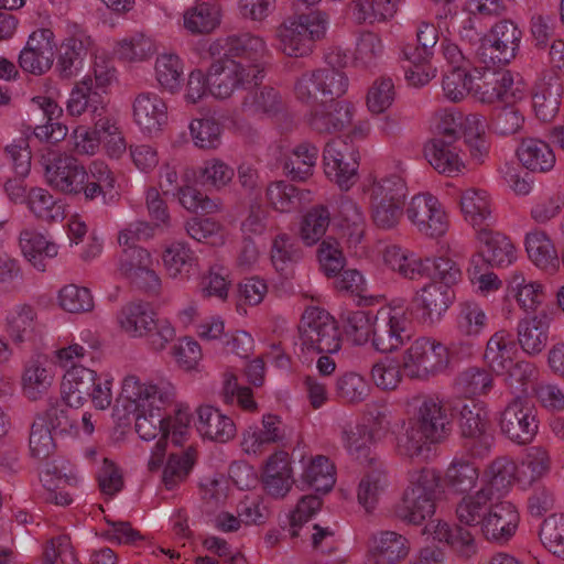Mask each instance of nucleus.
<instances>
[{
	"mask_svg": "<svg viewBox=\"0 0 564 564\" xmlns=\"http://www.w3.org/2000/svg\"><path fill=\"white\" fill-rule=\"evenodd\" d=\"M409 406L412 412L408 419L405 431L398 438L400 455L425 458L431 446L442 443L453 427V408L437 395L413 397Z\"/></svg>",
	"mask_w": 564,
	"mask_h": 564,
	"instance_id": "f257e3e1",
	"label": "nucleus"
},
{
	"mask_svg": "<svg viewBox=\"0 0 564 564\" xmlns=\"http://www.w3.org/2000/svg\"><path fill=\"white\" fill-rule=\"evenodd\" d=\"M174 397L170 383L154 384L143 381L134 373L124 376L121 382L120 400L124 410L134 414V429L144 441H152L169 432V420L164 408Z\"/></svg>",
	"mask_w": 564,
	"mask_h": 564,
	"instance_id": "f03ea898",
	"label": "nucleus"
},
{
	"mask_svg": "<svg viewBox=\"0 0 564 564\" xmlns=\"http://www.w3.org/2000/svg\"><path fill=\"white\" fill-rule=\"evenodd\" d=\"M384 263L409 280L431 275L433 281L452 289L462 279L460 265L448 257L422 259L413 251L397 245L388 246L383 252Z\"/></svg>",
	"mask_w": 564,
	"mask_h": 564,
	"instance_id": "7ed1b4c3",
	"label": "nucleus"
},
{
	"mask_svg": "<svg viewBox=\"0 0 564 564\" xmlns=\"http://www.w3.org/2000/svg\"><path fill=\"white\" fill-rule=\"evenodd\" d=\"M441 484L440 474L432 468H421L409 474V485L394 508L395 517L409 524H421L435 512V501Z\"/></svg>",
	"mask_w": 564,
	"mask_h": 564,
	"instance_id": "20e7f679",
	"label": "nucleus"
},
{
	"mask_svg": "<svg viewBox=\"0 0 564 564\" xmlns=\"http://www.w3.org/2000/svg\"><path fill=\"white\" fill-rule=\"evenodd\" d=\"M327 25V14L318 10L290 17L275 30L278 48L288 56H303L324 37Z\"/></svg>",
	"mask_w": 564,
	"mask_h": 564,
	"instance_id": "39448f33",
	"label": "nucleus"
},
{
	"mask_svg": "<svg viewBox=\"0 0 564 564\" xmlns=\"http://www.w3.org/2000/svg\"><path fill=\"white\" fill-rule=\"evenodd\" d=\"M296 345L307 355L337 352L341 337L335 319L322 308H306L299 325Z\"/></svg>",
	"mask_w": 564,
	"mask_h": 564,
	"instance_id": "423d86ee",
	"label": "nucleus"
},
{
	"mask_svg": "<svg viewBox=\"0 0 564 564\" xmlns=\"http://www.w3.org/2000/svg\"><path fill=\"white\" fill-rule=\"evenodd\" d=\"M413 312L403 303H392L379 308L375 315L372 347L380 352H393L413 336Z\"/></svg>",
	"mask_w": 564,
	"mask_h": 564,
	"instance_id": "0eeeda50",
	"label": "nucleus"
},
{
	"mask_svg": "<svg viewBox=\"0 0 564 564\" xmlns=\"http://www.w3.org/2000/svg\"><path fill=\"white\" fill-rule=\"evenodd\" d=\"M263 77V67L225 57L215 61L208 69V91L215 98L227 99L236 90L245 91L262 82Z\"/></svg>",
	"mask_w": 564,
	"mask_h": 564,
	"instance_id": "6e6552de",
	"label": "nucleus"
},
{
	"mask_svg": "<svg viewBox=\"0 0 564 564\" xmlns=\"http://www.w3.org/2000/svg\"><path fill=\"white\" fill-rule=\"evenodd\" d=\"M449 365L447 346L432 337L413 340L402 356V370L412 379H427L443 372Z\"/></svg>",
	"mask_w": 564,
	"mask_h": 564,
	"instance_id": "1a4fd4ad",
	"label": "nucleus"
},
{
	"mask_svg": "<svg viewBox=\"0 0 564 564\" xmlns=\"http://www.w3.org/2000/svg\"><path fill=\"white\" fill-rule=\"evenodd\" d=\"M459 415V429L464 447L473 458H485L494 445L495 437L488 431L487 412L482 405L469 399L455 408Z\"/></svg>",
	"mask_w": 564,
	"mask_h": 564,
	"instance_id": "9d476101",
	"label": "nucleus"
},
{
	"mask_svg": "<svg viewBox=\"0 0 564 564\" xmlns=\"http://www.w3.org/2000/svg\"><path fill=\"white\" fill-rule=\"evenodd\" d=\"M347 88L348 77L344 72L324 67L303 73L294 85V94L301 102L313 104L318 94L326 100L334 101L345 95Z\"/></svg>",
	"mask_w": 564,
	"mask_h": 564,
	"instance_id": "9b49d317",
	"label": "nucleus"
},
{
	"mask_svg": "<svg viewBox=\"0 0 564 564\" xmlns=\"http://www.w3.org/2000/svg\"><path fill=\"white\" fill-rule=\"evenodd\" d=\"M405 215L415 230L427 238H440L449 228V218L443 204L430 193L414 195L405 209Z\"/></svg>",
	"mask_w": 564,
	"mask_h": 564,
	"instance_id": "f8f14e48",
	"label": "nucleus"
},
{
	"mask_svg": "<svg viewBox=\"0 0 564 564\" xmlns=\"http://www.w3.org/2000/svg\"><path fill=\"white\" fill-rule=\"evenodd\" d=\"M522 31L511 20L495 23L482 41L478 55L485 64L506 65L519 51Z\"/></svg>",
	"mask_w": 564,
	"mask_h": 564,
	"instance_id": "ddd939ff",
	"label": "nucleus"
},
{
	"mask_svg": "<svg viewBox=\"0 0 564 564\" xmlns=\"http://www.w3.org/2000/svg\"><path fill=\"white\" fill-rule=\"evenodd\" d=\"M95 50V41L84 26L68 23L57 54L55 69L61 78L69 79L83 68L88 54Z\"/></svg>",
	"mask_w": 564,
	"mask_h": 564,
	"instance_id": "4468645a",
	"label": "nucleus"
},
{
	"mask_svg": "<svg viewBox=\"0 0 564 564\" xmlns=\"http://www.w3.org/2000/svg\"><path fill=\"white\" fill-rule=\"evenodd\" d=\"M500 432L511 442L524 445L538 433L539 421L534 408L521 398H514L500 412Z\"/></svg>",
	"mask_w": 564,
	"mask_h": 564,
	"instance_id": "2eb2a0df",
	"label": "nucleus"
},
{
	"mask_svg": "<svg viewBox=\"0 0 564 564\" xmlns=\"http://www.w3.org/2000/svg\"><path fill=\"white\" fill-rule=\"evenodd\" d=\"M119 272L133 285L148 293L156 294L161 288V278L153 269L151 253L139 246L123 248L118 260Z\"/></svg>",
	"mask_w": 564,
	"mask_h": 564,
	"instance_id": "dca6fc26",
	"label": "nucleus"
},
{
	"mask_svg": "<svg viewBox=\"0 0 564 564\" xmlns=\"http://www.w3.org/2000/svg\"><path fill=\"white\" fill-rule=\"evenodd\" d=\"M486 65L484 68H474V97L484 104L516 100L520 83H514L509 70H496L489 66L490 64Z\"/></svg>",
	"mask_w": 564,
	"mask_h": 564,
	"instance_id": "f3484780",
	"label": "nucleus"
},
{
	"mask_svg": "<svg viewBox=\"0 0 564 564\" xmlns=\"http://www.w3.org/2000/svg\"><path fill=\"white\" fill-rule=\"evenodd\" d=\"M326 175L341 189H349L357 181L359 155L354 147L343 140H332L323 152Z\"/></svg>",
	"mask_w": 564,
	"mask_h": 564,
	"instance_id": "a211bd4d",
	"label": "nucleus"
},
{
	"mask_svg": "<svg viewBox=\"0 0 564 564\" xmlns=\"http://www.w3.org/2000/svg\"><path fill=\"white\" fill-rule=\"evenodd\" d=\"M45 177L55 191L76 196L87 181V170L74 156L55 154L45 165Z\"/></svg>",
	"mask_w": 564,
	"mask_h": 564,
	"instance_id": "6ab92c4d",
	"label": "nucleus"
},
{
	"mask_svg": "<svg viewBox=\"0 0 564 564\" xmlns=\"http://www.w3.org/2000/svg\"><path fill=\"white\" fill-rule=\"evenodd\" d=\"M54 33L50 29H39L29 36L19 55V66L32 75H43L54 62Z\"/></svg>",
	"mask_w": 564,
	"mask_h": 564,
	"instance_id": "aec40b11",
	"label": "nucleus"
},
{
	"mask_svg": "<svg viewBox=\"0 0 564 564\" xmlns=\"http://www.w3.org/2000/svg\"><path fill=\"white\" fill-rule=\"evenodd\" d=\"M257 85L245 89L236 111L246 117L273 118L281 113L285 104L280 91L271 86Z\"/></svg>",
	"mask_w": 564,
	"mask_h": 564,
	"instance_id": "412c9836",
	"label": "nucleus"
},
{
	"mask_svg": "<svg viewBox=\"0 0 564 564\" xmlns=\"http://www.w3.org/2000/svg\"><path fill=\"white\" fill-rule=\"evenodd\" d=\"M454 300L452 289L432 281L416 292L413 303L421 312L420 319L424 324L433 325L442 319Z\"/></svg>",
	"mask_w": 564,
	"mask_h": 564,
	"instance_id": "4be33fe9",
	"label": "nucleus"
},
{
	"mask_svg": "<svg viewBox=\"0 0 564 564\" xmlns=\"http://www.w3.org/2000/svg\"><path fill=\"white\" fill-rule=\"evenodd\" d=\"M519 520V512L511 502L491 505L484 519L481 533L489 541L506 543L514 535Z\"/></svg>",
	"mask_w": 564,
	"mask_h": 564,
	"instance_id": "5701e85b",
	"label": "nucleus"
},
{
	"mask_svg": "<svg viewBox=\"0 0 564 564\" xmlns=\"http://www.w3.org/2000/svg\"><path fill=\"white\" fill-rule=\"evenodd\" d=\"M132 108L134 122L148 134H156L167 122V106L155 93H140Z\"/></svg>",
	"mask_w": 564,
	"mask_h": 564,
	"instance_id": "b1692460",
	"label": "nucleus"
},
{
	"mask_svg": "<svg viewBox=\"0 0 564 564\" xmlns=\"http://www.w3.org/2000/svg\"><path fill=\"white\" fill-rule=\"evenodd\" d=\"M425 532L431 534L434 540L446 543L451 550L463 560H470L478 551L474 534L459 525L437 520L432 521L425 527Z\"/></svg>",
	"mask_w": 564,
	"mask_h": 564,
	"instance_id": "393cba45",
	"label": "nucleus"
},
{
	"mask_svg": "<svg viewBox=\"0 0 564 564\" xmlns=\"http://www.w3.org/2000/svg\"><path fill=\"white\" fill-rule=\"evenodd\" d=\"M411 550L410 541L394 531H380L369 541V556L376 564H399Z\"/></svg>",
	"mask_w": 564,
	"mask_h": 564,
	"instance_id": "a878e982",
	"label": "nucleus"
},
{
	"mask_svg": "<svg viewBox=\"0 0 564 564\" xmlns=\"http://www.w3.org/2000/svg\"><path fill=\"white\" fill-rule=\"evenodd\" d=\"M354 111L349 102L334 100L311 112L310 126L318 133H336L351 123Z\"/></svg>",
	"mask_w": 564,
	"mask_h": 564,
	"instance_id": "bb28decb",
	"label": "nucleus"
},
{
	"mask_svg": "<svg viewBox=\"0 0 564 564\" xmlns=\"http://www.w3.org/2000/svg\"><path fill=\"white\" fill-rule=\"evenodd\" d=\"M264 491L275 498H284L293 485L292 468L289 454L284 451L275 452L267 462L262 474Z\"/></svg>",
	"mask_w": 564,
	"mask_h": 564,
	"instance_id": "cd10ccee",
	"label": "nucleus"
},
{
	"mask_svg": "<svg viewBox=\"0 0 564 564\" xmlns=\"http://www.w3.org/2000/svg\"><path fill=\"white\" fill-rule=\"evenodd\" d=\"M459 204L464 219L477 231L481 228H490L495 224L492 202L486 191L468 188L462 193Z\"/></svg>",
	"mask_w": 564,
	"mask_h": 564,
	"instance_id": "c85d7f7f",
	"label": "nucleus"
},
{
	"mask_svg": "<svg viewBox=\"0 0 564 564\" xmlns=\"http://www.w3.org/2000/svg\"><path fill=\"white\" fill-rule=\"evenodd\" d=\"M551 317L540 312L518 323L517 335L521 349L530 355L541 354L547 345Z\"/></svg>",
	"mask_w": 564,
	"mask_h": 564,
	"instance_id": "c756f323",
	"label": "nucleus"
},
{
	"mask_svg": "<svg viewBox=\"0 0 564 564\" xmlns=\"http://www.w3.org/2000/svg\"><path fill=\"white\" fill-rule=\"evenodd\" d=\"M284 438L281 420L272 414L263 415L261 426H250L242 434L241 446L248 454H261L269 445Z\"/></svg>",
	"mask_w": 564,
	"mask_h": 564,
	"instance_id": "7c9ffc66",
	"label": "nucleus"
},
{
	"mask_svg": "<svg viewBox=\"0 0 564 564\" xmlns=\"http://www.w3.org/2000/svg\"><path fill=\"white\" fill-rule=\"evenodd\" d=\"M424 152L429 163L441 174L455 176L465 169L457 143H451L445 139H433L425 145Z\"/></svg>",
	"mask_w": 564,
	"mask_h": 564,
	"instance_id": "2f4dec72",
	"label": "nucleus"
},
{
	"mask_svg": "<svg viewBox=\"0 0 564 564\" xmlns=\"http://www.w3.org/2000/svg\"><path fill=\"white\" fill-rule=\"evenodd\" d=\"M97 372L84 366L73 365L66 370L62 381L63 400L74 409L84 405L89 399L90 387Z\"/></svg>",
	"mask_w": 564,
	"mask_h": 564,
	"instance_id": "473e14b6",
	"label": "nucleus"
},
{
	"mask_svg": "<svg viewBox=\"0 0 564 564\" xmlns=\"http://www.w3.org/2000/svg\"><path fill=\"white\" fill-rule=\"evenodd\" d=\"M162 263L169 278L185 281L196 272L197 257L185 242L174 241L163 249Z\"/></svg>",
	"mask_w": 564,
	"mask_h": 564,
	"instance_id": "72a5a7b5",
	"label": "nucleus"
},
{
	"mask_svg": "<svg viewBox=\"0 0 564 564\" xmlns=\"http://www.w3.org/2000/svg\"><path fill=\"white\" fill-rule=\"evenodd\" d=\"M197 430L206 438L226 443L235 437L236 425L231 417L221 413L212 405H202L197 409Z\"/></svg>",
	"mask_w": 564,
	"mask_h": 564,
	"instance_id": "f704fd0d",
	"label": "nucleus"
},
{
	"mask_svg": "<svg viewBox=\"0 0 564 564\" xmlns=\"http://www.w3.org/2000/svg\"><path fill=\"white\" fill-rule=\"evenodd\" d=\"M226 58H240L245 65H257L262 67L260 62L268 53L265 41L251 33L230 35L225 40Z\"/></svg>",
	"mask_w": 564,
	"mask_h": 564,
	"instance_id": "c9c22d12",
	"label": "nucleus"
},
{
	"mask_svg": "<svg viewBox=\"0 0 564 564\" xmlns=\"http://www.w3.org/2000/svg\"><path fill=\"white\" fill-rule=\"evenodd\" d=\"M155 313L145 302L134 301L126 304L118 313L120 328L130 337H144L154 327Z\"/></svg>",
	"mask_w": 564,
	"mask_h": 564,
	"instance_id": "e433bc0d",
	"label": "nucleus"
},
{
	"mask_svg": "<svg viewBox=\"0 0 564 564\" xmlns=\"http://www.w3.org/2000/svg\"><path fill=\"white\" fill-rule=\"evenodd\" d=\"M64 400L51 403L47 409L36 414L48 430L55 435H79V413Z\"/></svg>",
	"mask_w": 564,
	"mask_h": 564,
	"instance_id": "4c0bfd02",
	"label": "nucleus"
},
{
	"mask_svg": "<svg viewBox=\"0 0 564 564\" xmlns=\"http://www.w3.org/2000/svg\"><path fill=\"white\" fill-rule=\"evenodd\" d=\"M517 156L527 170L539 173L551 171L556 162L550 144L539 138H524L517 149Z\"/></svg>",
	"mask_w": 564,
	"mask_h": 564,
	"instance_id": "58836bf2",
	"label": "nucleus"
},
{
	"mask_svg": "<svg viewBox=\"0 0 564 564\" xmlns=\"http://www.w3.org/2000/svg\"><path fill=\"white\" fill-rule=\"evenodd\" d=\"M481 243L480 252L491 267H506L516 259V250L510 239L490 228H481L477 232Z\"/></svg>",
	"mask_w": 564,
	"mask_h": 564,
	"instance_id": "ea45409f",
	"label": "nucleus"
},
{
	"mask_svg": "<svg viewBox=\"0 0 564 564\" xmlns=\"http://www.w3.org/2000/svg\"><path fill=\"white\" fill-rule=\"evenodd\" d=\"M265 197L270 206L280 213L300 209L312 199L310 191L300 189L285 181H275L268 185Z\"/></svg>",
	"mask_w": 564,
	"mask_h": 564,
	"instance_id": "a19ab883",
	"label": "nucleus"
},
{
	"mask_svg": "<svg viewBox=\"0 0 564 564\" xmlns=\"http://www.w3.org/2000/svg\"><path fill=\"white\" fill-rule=\"evenodd\" d=\"M335 204L339 226L347 236L348 242L357 246L361 242L366 228V218L361 207L347 195H340Z\"/></svg>",
	"mask_w": 564,
	"mask_h": 564,
	"instance_id": "79ce46f5",
	"label": "nucleus"
},
{
	"mask_svg": "<svg viewBox=\"0 0 564 564\" xmlns=\"http://www.w3.org/2000/svg\"><path fill=\"white\" fill-rule=\"evenodd\" d=\"M518 466L507 457L500 456L494 459L485 469L481 488H487L495 497L503 495L518 480Z\"/></svg>",
	"mask_w": 564,
	"mask_h": 564,
	"instance_id": "37998d69",
	"label": "nucleus"
},
{
	"mask_svg": "<svg viewBox=\"0 0 564 564\" xmlns=\"http://www.w3.org/2000/svg\"><path fill=\"white\" fill-rule=\"evenodd\" d=\"M494 499L487 488L480 487L474 494H466L456 506L457 520L469 527L479 525L481 529Z\"/></svg>",
	"mask_w": 564,
	"mask_h": 564,
	"instance_id": "c03bdc74",
	"label": "nucleus"
},
{
	"mask_svg": "<svg viewBox=\"0 0 564 564\" xmlns=\"http://www.w3.org/2000/svg\"><path fill=\"white\" fill-rule=\"evenodd\" d=\"M513 346L512 336L506 329H499L490 336L484 352V360L491 371L497 375L505 373L513 360Z\"/></svg>",
	"mask_w": 564,
	"mask_h": 564,
	"instance_id": "a18cd8bd",
	"label": "nucleus"
},
{
	"mask_svg": "<svg viewBox=\"0 0 564 564\" xmlns=\"http://www.w3.org/2000/svg\"><path fill=\"white\" fill-rule=\"evenodd\" d=\"M318 152L315 144L302 142L295 145L285 158L283 170L293 181H306L313 175Z\"/></svg>",
	"mask_w": 564,
	"mask_h": 564,
	"instance_id": "49530a36",
	"label": "nucleus"
},
{
	"mask_svg": "<svg viewBox=\"0 0 564 564\" xmlns=\"http://www.w3.org/2000/svg\"><path fill=\"white\" fill-rule=\"evenodd\" d=\"M479 479V468L469 458L460 456L454 457L446 468L444 481L445 485L457 494H469L477 485Z\"/></svg>",
	"mask_w": 564,
	"mask_h": 564,
	"instance_id": "de8ad7c7",
	"label": "nucleus"
},
{
	"mask_svg": "<svg viewBox=\"0 0 564 564\" xmlns=\"http://www.w3.org/2000/svg\"><path fill=\"white\" fill-rule=\"evenodd\" d=\"M54 380L47 361L34 358L26 362L22 376L23 392L30 400H37L47 392Z\"/></svg>",
	"mask_w": 564,
	"mask_h": 564,
	"instance_id": "09e8293b",
	"label": "nucleus"
},
{
	"mask_svg": "<svg viewBox=\"0 0 564 564\" xmlns=\"http://www.w3.org/2000/svg\"><path fill=\"white\" fill-rule=\"evenodd\" d=\"M562 98V86L554 79L535 84L532 94V106L535 116L543 122H549L558 112Z\"/></svg>",
	"mask_w": 564,
	"mask_h": 564,
	"instance_id": "8fccbe9b",
	"label": "nucleus"
},
{
	"mask_svg": "<svg viewBox=\"0 0 564 564\" xmlns=\"http://www.w3.org/2000/svg\"><path fill=\"white\" fill-rule=\"evenodd\" d=\"M220 6L215 2H200L184 12V26L192 34H207L220 23Z\"/></svg>",
	"mask_w": 564,
	"mask_h": 564,
	"instance_id": "3c124183",
	"label": "nucleus"
},
{
	"mask_svg": "<svg viewBox=\"0 0 564 564\" xmlns=\"http://www.w3.org/2000/svg\"><path fill=\"white\" fill-rule=\"evenodd\" d=\"M508 295L512 296L525 312L535 311L545 297L542 284L528 281L521 272H513L510 275Z\"/></svg>",
	"mask_w": 564,
	"mask_h": 564,
	"instance_id": "603ef678",
	"label": "nucleus"
},
{
	"mask_svg": "<svg viewBox=\"0 0 564 564\" xmlns=\"http://www.w3.org/2000/svg\"><path fill=\"white\" fill-rule=\"evenodd\" d=\"M20 247L24 257L40 271L45 270V258L57 256V246L48 241L46 237L31 229H24L20 234Z\"/></svg>",
	"mask_w": 564,
	"mask_h": 564,
	"instance_id": "864d4df0",
	"label": "nucleus"
},
{
	"mask_svg": "<svg viewBox=\"0 0 564 564\" xmlns=\"http://www.w3.org/2000/svg\"><path fill=\"white\" fill-rule=\"evenodd\" d=\"M66 110L70 116H80L84 112H90L93 120L105 118L106 112L101 96L83 82L76 86L67 100Z\"/></svg>",
	"mask_w": 564,
	"mask_h": 564,
	"instance_id": "5fc2aeb1",
	"label": "nucleus"
},
{
	"mask_svg": "<svg viewBox=\"0 0 564 564\" xmlns=\"http://www.w3.org/2000/svg\"><path fill=\"white\" fill-rule=\"evenodd\" d=\"M26 202L31 213L40 220L57 223L65 217V207L62 200L56 199L47 189L31 188Z\"/></svg>",
	"mask_w": 564,
	"mask_h": 564,
	"instance_id": "6e6d98bb",
	"label": "nucleus"
},
{
	"mask_svg": "<svg viewBox=\"0 0 564 564\" xmlns=\"http://www.w3.org/2000/svg\"><path fill=\"white\" fill-rule=\"evenodd\" d=\"M302 480L317 492L330 491L336 482V469L324 455L313 457L304 468Z\"/></svg>",
	"mask_w": 564,
	"mask_h": 564,
	"instance_id": "4d7b16f0",
	"label": "nucleus"
},
{
	"mask_svg": "<svg viewBox=\"0 0 564 564\" xmlns=\"http://www.w3.org/2000/svg\"><path fill=\"white\" fill-rule=\"evenodd\" d=\"M487 324L488 317L479 303L466 301L458 305L455 328L460 337L477 338Z\"/></svg>",
	"mask_w": 564,
	"mask_h": 564,
	"instance_id": "13d9d810",
	"label": "nucleus"
},
{
	"mask_svg": "<svg viewBox=\"0 0 564 564\" xmlns=\"http://www.w3.org/2000/svg\"><path fill=\"white\" fill-rule=\"evenodd\" d=\"M494 388L491 370L480 367H469L455 379V389L466 398L487 394Z\"/></svg>",
	"mask_w": 564,
	"mask_h": 564,
	"instance_id": "bf43d9fd",
	"label": "nucleus"
},
{
	"mask_svg": "<svg viewBox=\"0 0 564 564\" xmlns=\"http://www.w3.org/2000/svg\"><path fill=\"white\" fill-rule=\"evenodd\" d=\"M403 54L408 61V65H404L403 69L409 86L423 87L436 76V68L430 64V56L419 53V48L406 47Z\"/></svg>",
	"mask_w": 564,
	"mask_h": 564,
	"instance_id": "052dcab7",
	"label": "nucleus"
},
{
	"mask_svg": "<svg viewBox=\"0 0 564 564\" xmlns=\"http://www.w3.org/2000/svg\"><path fill=\"white\" fill-rule=\"evenodd\" d=\"M525 250L529 259L541 269L555 268L557 253L545 232L535 230L525 237Z\"/></svg>",
	"mask_w": 564,
	"mask_h": 564,
	"instance_id": "680f3d73",
	"label": "nucleus"
},
{
	"mask_svg": "<svg viewBox=\"0 0 564 564\" xmlns=\"http://www.w3.org/2000/svg\"><path fill=\"white\" fill-rule=\"evenodd\" d=\"M196 460V451L189 446L180 453H172L164 467L162 481L166 489L172 490L188 476Z\"/></svg>",
	"mask_w": 564,
	"mask_h": 564,
	"instance_id": "e2e57ef3",
	"label": "nucleus"
},
{
	"mask_svg": "<svg viewBox=\"0 0 564 564\" xmlns=\"http://www.w3.org/2000/svg\"><path fill=\"white\" fill-rule=\"evenodd\" d=\"M302 257V249L294 238L286 234H280L273 239L271 261L275 270L280 273L286 274Z\"/></svg>",
	"mask_w": 564,
	"mask_h": 564,
	"instance_id": "0e129e2a",
	"label": "nucleus"
},
{
	"mask_svg": "<svg viewBox=\"0 0 564 564\" xmlns=\"http://www.w3.org/2000/svg\"><path fill=\"white\" fill-rule=\"evenodd\" d=\"M384 54L382 39L373 32L360 33L356 42L354 61L357 66L371 69L377 67Z\"/></svg>",
	"mask_w": 564,
	"mask_h": 564,
	"instance_id": "69168bd1",
	"label": "nucleus"
},
{
	"mask_svg": "<svg viewBox=\"0 0 564 564\" xmlns=\"http://www.w3.org/2000/svg\"><path fill=\"white\" fill-rule=\"evenodd\" d=\"M344 330L355 345H365L375 337V316L365 311H348L341 315Z\"/></svg>",
	"mask_w": 564,
	"mask_h": 564,
	"instance_id": "338daca9",
	"label": "nucleus"
},
{
	"mask_svg": "<svg viewBox=\"0 0 564 564\" xmlns=\"http://www.w3.org/2000/svg\"><path fill=\"white\" fill-rule=\"evenodd\" d=\"M155 53L153 41L142 33H134L120 40L115 54L126 62H142Z\"/></svg>",
	"mask_w": 564,
	"mask_h": 564,
	"instance_id": "774afa93",
	"label": "nucleus"
}]
</instances>
